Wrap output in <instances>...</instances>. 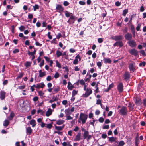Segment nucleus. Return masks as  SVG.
I'll return each instance as SVG.
<instances>
[{
    "instance_id": "obj_2",
    "label": "nucleus",
    "mask_w": 146,
    "mask_h": 146,
    "mask_svg": "<svg viewBox=\"0 0 146 146\" xmlns=\"http://www.w3.org/2000/svg\"><path fill=\"white\" fill-rule=\"evenodd\" d=\"M128 112L127 109L124 106H122L119 111V114L122 116H126Z\"/></svg>"
},
{
    "instance_id": "obj_9",
    "label": "nucleus",
    "mask_w": 146,
    "mask_h": 146,
    "mask_svg": "<svg viewBox=\"0 0 146 146\" xmlns=\"http://www.w3.org/2000/svg\"><path fill=\"white\" fill-rule=\"evenodd\" d=\"M56 9L58 12L61 13L63 11L64 9L61 5L57 4L56 5Z\"/></svg>"
},
{
    "instance_id": "obj_58",
    "label": "nucleus",
    "mask_w": 146,
    "mask_h": 146,
    "mask_svg": "<svg viewBox=\"0 0 146 146\" xmlns=\"http://www.w3.org/2000/svg\"><path fill=\"white\" fill-rule=\"evenodd\" d=\"M51 33L50 32H48V36L49 39H51L52 38V36L50 35Z\"/></svg>"
},
{
    "instance_id": "obj_13",
    "label": "nucleus",
    "mask_w": 146,
    "mask_h": 146,
    "mask_svg": "<svg viewBox=\"0 0 146 146\" xmlns=\"http://www.w3.org/2000/svg\"><path fill=\"white\" fill-rule=\"evenodd\" d=\"M135 103L137 105H140L141 104V99L138 97H136L135 99Z\"/></svg>"
},
{
    "instance_id": "obj_24",
    "label": "nucleus",
    "mask_w": 146,
    "mask_h": 146,
    "mask_svg": "<svg viewBox=\"0 0 146 146\" xmlns=\"http://www.w3.org/2000/svg\"><path fill=\"white\" fill-rule=\"evenodd\" d=\"M52 113V111L50 109H48V110L46 113V115L47 117H48Z\"/></svg>"
},
{
    "instance_id": "obj_19",
    "label": "nucleus",
    "mask_w": 146,
    "mask_h": 146,
    "mask_svg": "<svg viewBox=\"0 0 146 146\" xmlns=\"http://www.w3.org/2000/svg\"><path fill=\"white\" fill-rule=\"evenodd\" d=\"M109 141L111 142H116V141L117 139V137H108Z\"/></svg>"
},
{
    "instance_id": "obj_55",
    "label": "nucleus",
    "mask_w": 146,
    "mask_h": 146,
    "mask_svg": "<svg viewBox=\"0 0 146 146\" xmlns=\"http://www.w3.org/2000/svg\"><path fill=\"white\" fill-rule=\"evenodd\" d=\"M44 60H42L41 61V62L39 64V66L40 67H42V66L44 65Z\"/></svg>"
},
{
    "instance_id": "obj_35",
    "label": "nucleus",
    "mask_w": 146,
    "mask_h": 146,
    "mask_svg": "<svg viewBox=\"0 0 146 146\" xmlns=\"http://www.w3.org/2000/svg\"><path fill=\"white\" fill-rule=\"evenodd\" d=\"M52 126V125L51 123L49 124H45V127H46L48 129H51Z\"/></svg>"
},
{
    "instance_id": "obj_44",
    "label": "nucleus",
    "mask_w": 146,
    "mask_h": 146,
    "mask_svg": "<svg viewBox=\"0 0 146 146\" xmlns=\"http://www.w3.org/2000/svg\"><path fill=\"white\" fill-rule=\"evenodd\" d=\"M23 73H19V74L17 77L16 79H18L23 77Z\"/></svg>"
},
{
    "instance_id": "obj_21",
    "label": "nucleus",
    "mask_w": 146,
    "mask_h": 146,
    "mask_svg": "<svg viewBox=\"0 0 146 146\" xmlns=\"http://www.w3.org/2000/svg\"><path fill=\"white\" fill-rule=\"evenodd\" d=\"M29 124L32 125L33 127H34L36 125V121L33 119H32L29 121Z\"/></svg>"
},
{
    "instance_id": "obj_31",
    "label": "nucleus",
    "mask_w": 146,
    "mask_h": 146,
    "mask_svg": "<svg viewBox=\"0 0 146 146\" xmlns=\"http://www.w3.org/2000/svg\"><path fill=\"white\" fill-rule=\"evenodd\" d=\"M38 95L42 98H43L45 97L44 96V93L41 91H39L38 92Z\"/></svg>"
},
{
    "instance_id": "obj_50",
    "label": "nucleus",
    "mask_w": 146,
    "mask_h": 146,
    "mask_svg": "<svg viewBox=\"0 0 146 146\" xmlns=\"http://www.w3.org/2000/svg\"><path fill=\"white\" fill-rule=\"evenodd\" d=\"M62 69H65V71L67 72H68L69 71V69L67 66H65L63 67H62Z\"/></svg>"
},
{
    "instance_id": "obj_34",
    "label": "nucleus",
    "mask_w": 146,
    "mask_h": 146,
    "mask_svg": "<svg viewBox=\"0 0 146 146\" xmlns=\"http://www.w3.org/2000/svg\"><path fill=\"white\" fill-rule=\"evenodd\" d=\"M65 14L66 17H70L72 15V13L66 11H65Z\"/></svg>"
},
{
    "instance_id": "obj_4",
    "label": "nucleus",
    "mask_w": 146,
    "mask_h": 146,
    "mask_svg": "<svg viewBox=\"0 0 146 146\" xmlns=\"http://www.w3.org/2000/svg\"><path fill=\"white\" fill-rule=\"evenodd\" d=\"M117 88L119 93H121L123 91V86L122 82H120L118 84Z\"/></svg>"
},
{
    "instance_id": "obj_57",
    "label": "nucleus",
    "mask_w": 146,
    "mask_h": 146,
    "mask_svg": "<svg viewBox=\"0 0 146 146\" xmlns=\"http://www.w3.org/2000/svg\"><path fill=\"white\" fill-rule=\"evenodd\" d=\"M80 83V84L82 85H83L85 84V83L83 79H81L79 81Z\"/></svg>"
},
{
    "instance_id": "obj_5",
    "label": "nucleus",
    "mask_w": 146,
    "mask_h": 146,
    "mask_svg": "<svg viewBox=\"0 0 146 146\" xmlns=\"http://www.w3.org/2000/svg\"><path fill=\"white\" fill-rule=\"evenodd\" d=\"M123 38V36L122 35H120L119 36H112L111 37L112 39L115 40V41H118L122 40Z\"/></svg>"
},
{
    "instance_id": "obj_59",
    "label": "nucleus",
    "mask_w": 146,
    "mask_h": 146,
    "mask_svg": "<svg viewBox=\"0 0 146 146\" xmlns=\"http://www.w3.org/2000/svg\"><path fill=\"white\" fill-rule=\"evenodd\" d=\"M109 128V126L108 125L104 126L102 127V129H108Z\"/></svg>"
},
{
    "instance_id": "obj_25",
    "label": "nucleus",
    "mask_w": 146,
    "mask_h": 146,
    "mask_svg": "<svg viewBox=\"0 0 146 146\" xmlns=\"http://www.w3.org/2000/svg\"><path fill=\"white\" fill-rule=\"evenodd\" d=\"M124 79L125 80H127L130 78V74L128 72H125L124 75Z\"/></svg>"
},
{
    "instance_id": "obj_49",
    "label": "nucleus",
    "mask_w": 146,
    "mask_h": 146,
    "mask_svg": "<svg viewBox=\"0 0 146 146\" xmlns=\"http://www.w3.org/2000/svg\"><path fill=\"white\" fill-rule=\"evenodd\" d=\"M66 120H72L73 119V117H71L69 115H66Z\"/></svg>"
},
{
    "instance_id": "obj_37",
    "label": "nucleus",
    "mask_w": 146,
    "mask_h": 146,
    "mask_svg": "<svg viewBox=\"0 0 146 146\" xmlns=\"http://www.w3.org/2000/svg\"><path fill=\"white\" fill-rule=\"evenodd\" d=\"M56 66L58 67L59 68H61V64L59 62L58 60L56 61Z\"/></svg>"
},
{
    "instance_id": "obj_46",
    "label": "nucleus",
    "mask_w": 146,
    "mask_h": 146,
    "mask_svg": "<svg viewBox=\"0 0 146 146\" xmlns=\"http://www.w3.org/2000/svg\"><path fill=\"white\" fill-rule=\"evenodd\" d=\"M78 91L75 90H73L72 92V96H74L78 93Z\"/></svg>"
},
{
    "instance_id": "obj_29",
    "label": "nucleus",
    "mask_w": 146,
    "mask_h": 146,
    "mask_svg": "<svg viewBox=\"0 0 146 146\" xmlns=\"http://www.w3.org/2000/svg\"><path fill=\"white\" fill-rule=\"evenodd\" d=\"M65 122V121L64 120L60 119L56 121V124L58 125H61L62 124Z\"/></svg>"
},
{
    "instance_id": "obj_17",
    "label": "nucleus",
    "mask_w": 146,
    "mask_h": 146,
    "mask_svg": "<svg viewBox=\"0 0 146 146\" xmlns=\"http://www.w3.org/2000/svg\"><path fill=\"white\" fill-rule=\"evenodd\" d=\"M75 17V16H73V14L70 17L69 19L68 20V21L67 22L69 23V24H70L71 22L70 20H72L73 21L72 23H74V22Z\"/></svg>"
},
{
    "instance_id": "obj_22",
    "label": "nucleus",
    "mask_w": 146,
    "mask_h": 146,
    "mask_svg": "<svg viewBox=\"0 0 146 146\" xmlns=\"http://www.w3.org/2000/svg\"><path fill=\"white\" fill-rule=\"evenodd\" d=\"M65 125L64 124H63L62 126H55V129L59 131H61L65 127Z\"/></svg>"
},
{
    "instance_id": "obj_53",
    "label": "nucleus",
    "mask_w": 146,
    "mask_h": 146,
    "mask_svg": "<svg viewBox=\"0 0 146 146\" xmlns=\"http://www.w3.org/2000/svg\"><path fill=\"white\" fill-rule=\"evenodd\" d=\"M146 64V63L145 62H143L140 63L139 64V66H144Z\"/></svg>"
},
{
    "instance_id": "obj_62",
    "label": "nucleus",
    "mask_w": 146,
    "mask_h": 146,
    "mask_svg": "<svg viewBox=\"0 0 146 146\" xmlns=\"http://www.w3.org/2000/svg\"><path fill=\"white\" fill-rule=\"evenodd\" d=\"M61 34L60 33H58L57 35L56 36V38L59 39L61 37Z\"/></svg>"
},
{
    "instance_id": "obj_45",
    "label": "nucleus",
    "mask_w": 146,
    "mask_h": 146,
    "mask_svg": "<svg viewBox=\"0 0 146 146\" xmlns=\"http://www.w3.org/2000/svg\"><path fill=\"white\" fill-rule=\"evenodd\" d=\"M37 113L39 114L40 113L41 115H42L44 113V111L40 109H39L37 111Z\"/></svg>"
},
{
    "instance_id": "obj_14",
    "label": "nucleus",
    "mask_w": 146,
    "mask_h": 146,
    "mask_svg": "<svg viewBox=\"0 0 146 146\" xmlns=\"http://www.w3.org/2000/svg\"><path fill=\"white\" fill-rule=\"evenodd\" d=\"M123 45V44L122 41H117L113 44L114 46H119L120 47H122Z\"/></svg>"
},
{
    "instance_id": "obj_3",
    "label": "nucleus",
    "mask_w": 146,
    "mask_h": 146,
    "mask_svg": "<svg viewBox=\"0 0 146 146\" xmlns=\"http://www.w3.org/2000/svg\"><path fill=\"white\" fill-rule=\"evenodd\" d=\"M85 91L84 93L83 94L82 96L86 98L90 95L92 92V91L90 88H87V89L84 90Z\"/></svg>"
},
{
    "instance_id": "obj_32",
    "label": "nucleus",
    "mask_w": 146,
    "mask_h": 146,
    "mask_svg": "<svg viewBox=\"0 0 146 146\" xmlns=\"http://www.w3.org/2000/svg\"><path fill=\"white\" fill-rule=\"evenodd\" d=\"M88 131H85V132H84V133L83 134V137L84 139H86L87 137L88 136Z\"/></svg>"
},
{
    "instance_id": "obj_10",
    "label": "nucleus",
    "mask_w": 146,
    "mask_h": 146,
    "mask_svg": "<svg viewBox=\"0 0 146 146\" xmlns=\"http://www.w3.org/2000/svg\"><path fill=\"white\" fill-rule=\"evenodd\" d=\"M125 39L127 40H130L132 38V35L131 33H127L125 35Z\"/></svg>"
},
{
    "instance_id": "obj_1",
    "label": "nucleus",
    "mask_w": 146,
    "mask_h": 146,
    "mask_svg": "<svg viewBox=\"0 0 146 146\" xmlns=\"http://www.w3.org/2000/svg\"><path fill=\"white\" fill-rule=\"evenodd\" d=\"M88 118V116L82 113L80 114L78 122L79 123H81L82 124L85 123Z\"/></svg>"
},
{
    "instance_id": "obj_16",
    "label": "nucleus",
    "mask_w": 146,
    "mask_h": 146,
    "mask_svg": "<svg viewBox=\"0 0 146 146\" xmlns=\"http://www.w3.org/2000/svg\"><path fill=\"white\" fill-rule=\"evenodd\" d=\"M32 132V130L30 127H29L26 128V132L27 135H30Z\"/></svg>"
},
{
    "instance_id": "obj_64",
    "label": "nucleus",
    "mask_w": 146,
    "mask_h": 146,
    "mask_svg": "<svg viewBox=\"0 0 146 146\" xmlns=\"http://www.w3.org/2000/svg\"><path fill=\"white\" fill-rule=\"evenodd\" d=\"M69 3L67 1H65L63 3V5L64 6H68Z\"/></svg>"
},
{
    "instance_id": "obj_48",
    "label": "nucleus",
    "mask_w": 146,
    "mask_h": 146,
    "mask_svg": "<svg viewBox=\"0 0 146 146\" xmlns=\"http://www.w3.org/2000/svg\"><path fill=\"white\" fill-rule=\"evenodd\" d=\"M141 25V23H139L137 24L136 27V29L137 31H138L139 30Z\"/></svg>"
},
{
    "instance_id": "obj_43",
    "label": "nucleus",
    "mask_w": 146,
    "mask_h": 146,
    "mask_svg": "<svg viewBox=\"0 0 146 146\" xmlns=\"http://www.w3.org/2000/svg\"><path fill=\"white\" fill-rule=\"evenodd\" d=\"M34 11H36V9H39V6L38 5L35 4L34 6H33Z\"/></svg>"
},
{
    "instance_id": "obj_20",
    "label": "nucleus",
    "mask_w": 146,
    "mask_h": 146,
    "mask_svg": "<svg viewBox=\"0 0 146 146\" xmlns=\"http://www.w3.org/2000/svg\"><path fill=\"white\" fill-rule=\"evenodd\" d=\"M37 122L38 123H41L40 126L42 128H43L45 127V124L42 122V119L41 118H39L37 119Z\"/></svg>"
},
{
    "instance_id": "obj_47",
    "label": "nucleus",
    "mask_w": 146,
    "mask_h": 146,
    "mask_svg": "<svg viewBox=\"0 0 146 146\" xmlns=\"http://www.w3.org/2000/svg\"><path fill=\"white\" fill-rule=\"evenodd\" d=\"M128 10L127 9H125L123 11L122 15L123 16H125L126 14L128 13Z\"/></svg>"
},
{
    "instance_id": "obj_33",
    "label": "nucleus",
    "mask_w": 146,
    "mask_h": 146,
    "mask_svg": "<svg viewBox=\"0 0 146 146\" xmlns=\"http://www.w3.org/2000/svg\"><path fill=\"white\" fill-rule=\"evenodd\" d=\"M31 62L30 61H27L25 64L24 65L26 67H29L31 66Z\"/></svg>"
},
{
    "instance_id": "obj_18",
    "label": "nucleus",
    "mask_w": 146,
    "mask_h": 146,
    "mask_svg": "<svg viewBox=\"0 0 146 146\" xmlns=\"http://www.w3.org/2000/svg\"><path fill=\"white\" fill-rule=\"evenodd\" d=\"M6 93L3 91H1L0 93V98L1 100H3L5 98Z\"/></svg>"
},
{
    "instance_id": "obj_36",
    "label": "nucleus",
    "mask_w": 146,
    "mask_h": 146,
    "mask_svg": "<svg viewBox=\"0 0 146 146\" xmlns=\"http://www.w3.org/2000/svg\"><path fill=\"white\" fill-rule=\"evenodd\" d=\"M140 142L139 139H138V138H135V146H138V144Z\"/></svg>"
},
{
    "instance_id": "obj_52",
    "label": "nucleus",
    "mask_w": 146,
    "mask_h": 146,
    "mask_svg": "<svg viewBox=\"0 0 146 146\" xmlns=\"http://www.w3.org/2000/svg\"><path fill=\"white\" fill-rule=\"evenodd\" d=\"M125 144V143L123 141H121L119 142V146H123Z\"/></svg>"
},
{
    "instance_id": "obj_54",
    "label": "nucleus",
    "mask_w": 146,
    "mask_h": 146,
    "mask_svg": "<svg viewBox=\"0 0 146 146\" xmlns=\"http://www.w3.org/2000/svg\"><path fill=\"white\" fill-rule=\"evenodd\" d=\"M25 28L23 26H21L19 28V29L21 31H23L25 29Z\"/></svg>"
},
{
    "instance_id": "obj_61",
    "label": "nucleus",
    "mask_w": 146,
    "mask_h": 146,
    "mask_svg": "<svg viewBox=\"0 0 146 146\" xmlns=\"http://www.w3.org/2000/svg\"><path fill=\"white\" fill-rule=\"evenodd\" d=\"M38 99V97L37 96H35L34 97L33 99V100L34 102H36L37 101Z\"/></svg>"
},
{
    "instance_id": "obj_40",
    "label": "nucleus",
    "mask_w": 146,
    "mask_h": 146,
    "mask_svg": "<svg viewBox=\"0 0 146 146\" xmlns=\"http://www.w3.org/2000/svg\"><path fill=\"white\" fill-rule=\"evenodd\" d=\"M92 77V75L90 74L88 75V77L87 78H85L84 79V80L85 82H89L90 79Z\"/></svg>"
},
{
    "instance_id": "obj_41",
    "label": "nucleus",
    "mask_w": 146,
    "mask_h": 146,
    "mask_svg": "<svg viewBox=\"0 0 146 146\" xmlns=\"http://www.w3.org/2000/svg\"><path fill=\"white\" fill-rule=\"evenodd\" d=\"M46 75V73L45 72H43L42 73H40L39 74L38 77H43L45 76Z\"/></svg>"
},
{
    "instance_id": "obj_51",
    "label": "nucleus",
    "mask_w": 146,
    "mask_h": 146,
    "mask_svg": "<svg viewBox=\"0 0 146 146\" xmlns=\"http://www.w3.org/2000/svg\"><path fill=\"white\" fill-rule=\"evenodd\" d=\"M59 73L58 72H56L55 73V74L54 75V78H55V79H57V78H58L59 76Z\"/></svg>"
},
{
    "instance_id": "obj_15",
    "label": "nucleus",
    "mask_w": 146,
    "mask_h": 146,
    "mask_svg": "<svg viewBox=\"0 0 146 146\" xmlns=\"http://www.w3.org/2000/svg\"><path fill=\"white\" fill-rule=\"evenodd\" d=\"M81 133L80 132L78 133L77 135L76 136L75 138L74 139V141H79L81 139Z\"/></svg>"
},
{
    "instance_id": "obj_39",
    "label": "nucleus",
    "mask_w": 146,
    "mask_h": 146,
    "mask_svg": "<svg viewBox=\"0 0 146 146\" xmlns=\"http://www.w3.org/2000/svg\"><path fill=\"white\" fill-rule=\"evenodd\" d=\"M56 54L58 57H59L62 55V53L59 50L56 51Z\"/></svg>"
},
{
    "instance_id": "obj_60",
    "label": "nucleus",
    "mask_w": 146,
    "mask_h": 146,
    "mask_svg": "<svg viewBox=\"0 0 146 146\" xmlns=\"http://www.w3.org/2000/svg\"><path fill=\"white\" fill-rule=\"evenodd\" d=\"M25 85H22L19 86L18 88L19 89H22L25 88Z\"/></svg>"
},
{
    "instance_id": "obj_23",
    "label": "nucleus",
    "mask_w": 146,
    "mask_h": 146,
    "mask_svg": "<svg viewBox=\"0 0 146 146\" xmlns=\"http://www.w3.org/2000/svg\"><path fill=\"white\" fill-rule=\"evenodd\" d=\"M45 86V85L43 82L38 84H36V88H43Z\"/></svg>"
},
{
    "instance_id": "obj_7",
    "label": "nucleus",
    "mask_w": 146,
    "mask_h": 146,
    "mask_svg": "<svg viewBox=\"0 0 146 146\" xmlns=\"http://www.w3.org/2000/svg\"><path fill=\"white\" fill-rule=\"evenodd\" d=\"M128 43L132 48L135 47L137 45L135 41L133 40L129 41Z\"/></svg>"
},
{
    "instance_id": "obj_42",
    "label": "nucleus",
    "mask_w": 146,
    "mask_h": 146,
    "mask_svg": "<svg viewBox=\"0 0 146 146\" xmlns=\"http://www.w3.org/2000/svg\"><path fill=\"white\" fill-rule=\"evenodd\" d=\"M60 88L58 86L54 88L53 89V90L54 92H57L60 90Z\"/></svg>"
},
{
    "instance_id": "obj_6",
    "label": "nucleus",
    "mask_w": 146,
    "mask_h": 146,
    "mask_svg": "<svg viewBox=\"0 0 146 146\" xmlns=\"http://www.w3.org/2000/svg\"><path fill=\"white\" fill-rule=\"evenodd\" d=\"M129 52L131 54L135 56L138 55V51L135 49H133L130 50Z\"/></svg>"
},
{
    "instance_id": "obj_12",
    "label": "nucleus",
    "mask_w": 146,
    "mask_h": 146,
    "mask_svg": "<svg viewBox=\"0 0 146 146\" xmlns=\"http://www.w3.org/2000/svg\"><path fill=\"white\" fill-rule=\"evenodd\" d=\"M78 59L79 60V61H80L81 60V58H80V56L79 54H78L75 57V59L74 60L73 62V64L75 65H76L77 64H78Z\"/></svg>"
},
{
    "instance_id": "obj_56",
    "label": "nucleus",
    "mask_w": 146,
    "mask_h": 146,
    "mask_svg": "<svg viewBox=\"0 0 146 146\" xmlns=\"http://www.w3.org/2000/svg\"><path fill=\"white\" fill-rule=\"evenodd\" d=\"M97 64L98 67L99 68H100V67L102 66V63L100 62H97Z\"/></svg>"
},
{
    "instance_id": "obj_26",
    "label": "nucleus",
    "mask_w": 146,
    "mask_h": 146,
    "mask_svg": "<svg viewBox=\"0 0 146 146\" xmlns=\"http://www.w3.org/2000/svg\"><path fill=\"white\" fill-rule=\"evenodd\" d=\"M67 88L68 90H72L74 88V86L72 85V84L70 82H68Z\"/></svg>"
},
{
    "instance_id": "obj_28",
    "label": "nucleus",
    "mask_w": 146,
    "mask_h": 146,
    "mask_svg": "<svg viewBox=\"0 0 146 146\" xmlns=\"http://www.w3.org/2000/svg\"><path fill=\"white\" fill-rule=\"evenodd\" d=\"M105 64L111 63V60L110 58H104L103 60Z\"/></svg>"
},
{
    "instance_id": "obj_63",
    "label": "nucleus",
    "mask_w": 146,
    "mask_h": 146,
    "mask_svg": "<svg viewBox=\"0 0 146 146\" xmlns=\"http://www.w3.org/2000/svg\"><path fill=\"white\" fill-rule=\"evenodd\" d=\"M96 104H100L102 105L101 104V101L100 99H98L97 100Z\"/></svg>"
},
{
    "instance_id": "obj_30",
    "label": "nucleus",
    "mask_w": 146,
    "mask_h": 146,
    "mask_svg": "<svg viewBox=\"0 0 146 146\" xmlns=\"http://www.w3.org/2000/svg\"><path fill=\"white\" fill-rule=\"evenodd\" d=\"M65 113L66 116L69 115L72 113V112L70 111V109H66L65 110Z\"/></svg>"
},
{
    "instance_id": "obj_11",
    "label": "nucleus",
    "mask_w": 146,
    "mask_h": 146,
    "mask_svg": "<svg viewBox=\"0 0 146 146\" xmlns=\"http://www.w3.org/2000/svg\"><path fill=\"white\" fill-rule=\"evenodd\" d=\"M59 96V95H58L57 96L56 95L55 96H53V97L52 100H50V101L49 102L52 103L54 101H58L59 99V98H58Z\"/></svg>"
},
{
    "instance_id": "obj_8",
    "label": "nucleus",
    "mask_w": 146,
    "mask_h": 146,
    "mask_svg": "<svg viewBox=\"0 0 146 146\" xmlns=\"http://www.w3.org/2000/svg\"><path fill=\"white\" fill-rule=\"evenodd\" d=\"M135 63L134 62L130 63L129 65V68L130 71L133 72L134 71L135 69Z\"/></svg>"
},
{
    "instance_id": "obj_38",
    "label": "nucleus",
    "mask_w": 146,
    "mask_h": 146,
    "mask_svg": "<svg viewBox=\"0 0 146 146\" xmlns=\"http://www.w3.org/2000/svg\"><path fill=\"white\" fill-rule=\"evenodd\" d=\"M113 87V85L112 84H111L110 85L108 88L105 90V91L106 92L108 91L111 89Z\"/></svg>"
},
{
    "instance_id": "obj_27",
    "label": "nucleus",
    "mask_w": 146,
    "mask_h": 146,
    "mask_svg": "<svg viewBox=\"0 0 146 146\" xmlns=\"http://www.w3.org/2000/svg\"><path fill=\"white\" fill-rule=\"evenodd\" d=\"M10 123L9 121L7 119L5 120L3 123V126L5 127L7 126Z\"/></svg>"
}]
</instances>
